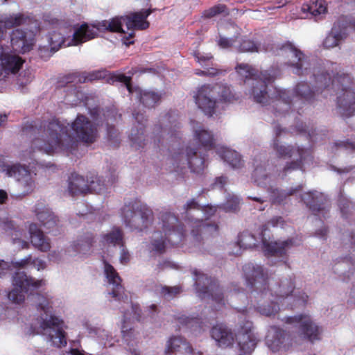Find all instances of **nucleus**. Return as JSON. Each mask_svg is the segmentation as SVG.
<instances>
[{
    "instance_id": "nucleus-37",
    "label": "nucleus",
    "mask_w": 355,
    "mask_h": 355,
    "mask_svg": "<svg viewBox=\"0 0 355 355\" xmlns=\"http://www.w3.org/2000/svg\"><path fill=\"white\" fill-rule=\"evenodd\" d=\"M194 138L198 144L197 148H200L205 151L213 149L215 142L213 135L207 130L200 129L195 131Z\"/></svg>"
},
{
    "instance_id": "nucleus-60",
    "label": "nucleus",
    "mask_w": 355,
    "mask_h": 355,
    "mask_svg": "<svg viewBox=\"0 0 355 355\" xmlns=\"http://www.w3.org/2000/svg\"><path fill=\"white\" fill-rule=\"evenodd\" d=\"M227 177L225 176H220L215 179L214 186L215 187H218L220 189H223L225 184L227 183Z\"/></svg>"
},
{
    "instance_id": "nucleus-6",
    "label": "nucleus",
    "mask_w": 355,
    "mask_h": 355,
    "mask_svg": "<svg viewBox=\"0 0 355 355\" xmlns=\"http://www.w3.org/2000/svg\"><path fill=\"white\" fill-rule=\"evenodd\" d=\"M283 131L284 130L282 129L279 125L275 127V137L272 142L273 150L279 158L288 159L296 156L295 159L286 162L282 169L283 173L286 175L297 170L304 171V164L306 161H311L313 159L311 151L308 148L297 145L282 144L279 137Z\"/></svg>"
},
{
    "instance_id": "nucleus-49",
    "label": "nucleus",
    "mask_w": 355,
    "mask_h": 355,
    "mask_svg": "<svg viewBox=\"0 0 355 355\" xmlns=\"http://www.w3.org/2000/svg\"><path fill=\"white\" fill-rule=\"evenodd\" d=\"M192 55L196 61L204 68L209 66L214 59V56L211 53H204L198 50L194 51Z\"/></svg>"
},
{
    "instance_id": "nucleus-27",
    "label": "nucleus",
    "mask_w": 355,
    "mask_h": 355,
    "mask_svg": "<svg viewBox=\"0 0 355 355\" xmlns=\"http://www.w3.org/2000/svg\"><path fill=\"white\" fill-rule=\"evenodd\" d=\"M10 42L13 50L19 53H25L33 49V38L28 37L27 33L21 29H15L10 34Z\"/></svg>"
},
{
    "instance_id": "nucleus-50",
    "label": "nucleus",
    "mask_w": 355,
    "mask_h": 355,
    "mask_svg": "<svg viewBox=\"0 0 355 355\" xmlns=\"http://www.w3.org/2000/svg\"><path fill=\"white\" fill-rule=\"evenodd\" d=\"M293 302L291 304V309L297 307H304L308 302L309 296L304 292L298 291L293 296Z\"/></svg>"
},
{
    "instance_id": "nucleus-9",
    "label": "nucleus",
    "mask_w": 355,
    "mask_h": 355,
    "mask_svg": "<svg viewBox=\"0 0 355 355\" xmlns=\"http://www.w3.org/2000/svg\"><path fill=\"white\" fill-rule=\"evenodd\" d=\"M162 123L164 125H155L153 128V137L155 147L162 150L163 147H167L168 150L174 149L180 144V123L174 115L167 113L162 119Z\"/></svg>"
},
{
    "instance_id": "nucleus-39",
    "label": "nucleus",
    "mask_w": 355,
    "mask_h": 355,
    "mask_svg": "<svg viewBox=\"0 0 355 355\" xmlns=\"http://www.w3.org/2000/svg\"><path fill=\"white\" fill-rule=\"evenodd\" d=\"M27 18L22 14H16L0 20V40L3 38L6 29L19 26L26 23Z\"/></svg>"
},
{
    "instance_id": "nucleus-35",
    "label": "nucleus",
    "mask_w": 355,
    "mask_h": 355,
    "mask_svg": "<svg viewBox=\"0 0 355 355\" xmlns=\"http://www.w3.org/2000/svg\"><path fill=\"white\" fill-rule=\"evenodd\" d=\"M301 10L304 13H306L307 17H315V20H318L321 15L326 13L327 6L324 1L317 0L304 3Z\"/></svg>"
},
{
    "instance_id": "nucleus-4",
    "label": "nucleus",
    "mask_w": 355,
    "mask_h": 355,
    "mask_svg": "<svg viewBox=\"0 0 355 355\" xmlns=\"http://www.w3.org/2000/svg\"><path fill=\"white\" fill-rule=\"evenodd\" d=\"M240 321L236 333L223 324L214 326L211 329V336L218 346L227 347L232 346L236 340L239 349L244 354H250L257 345V340L252 332V322L246 319V310L239 315Z\"/></svg>"
},
{
    "instance_id": "nucleus-10",
    "label": "nucleus",
    "mask_w": 355,
    "mask_h": 355,
    "mask_svg": "<svg viewBox=\"0 0 355 355\" xmlns=\"http://www.w3.org/2000/svg\"><path fill=\"white\" fill-rule=\"evenodd\" d=\"M107 71L105 70L94 71L92 72L75 71L60 76L57 81L58 88H67V95L73 96L77 101L83 100L84 94L77 84L92 83L96 80L104 79L107 77Z\"/></svg>"
},
{
    "instance_id": "nucleus-14",
    "label": "nucleus",
    "mask_w": 355,
    "mask_h": 355,
    "mask_svg": "<svg viewBox=\"0 0 355 355\" xmlns=\"http://www.w3.org/2000/svg\"><path fill=\"white\" fill-rule=\"evenodd\" d=\"M14 288L9 292L8 296L10 300L20 304L25 300V294L29 291L31 294L35 290L39 288L44 284V280H36L28 277L24 272H16L12 277Z\"/></svg>"
},
{
    "instance_id": "nucleus-8",
    "label": "nucleus",
    "mask_w": 355,
    "mask_h": 355,
    "mask_svg": "<svg viewBox=\"0 0 355 355\" xmlns=\"http://www.w3.org/2000/svg\"><path fill=\"white\" fill-rule=\"evenodd\" d=\"M200 148L187 146L186 153L183 149L178 148V152L173 153L168 159L170 172L182 173L187 166L191 172L200 173L205 167V153Z\"/></svg>"
},
{
    "instance_id": "nucleus-17",
    "label": "nucleus",
    "mask_w": 355,
    "mask_h": 355,
    "mask_svg": "<svg viewBox=\"0 0 355 355\" xmlns=\"http://www.w3.org/2000/svg\"><path fill=\"white\" fill-rule=\"evenodd\" d=\"M348 29L355 30V19L351 16H340L334 22L331 33L324 39V46L330 49L338 46L346 37Z\"/></svg>"
},
{
    "instance_id": "nucleus-46",
    "label": "nucleus",
    "mask_w": 355,
    "mask_h": 355,
    "mask_svg": "<svg viewBox=\"0 0 355 355\" xmlns=\"http://www.w3.org/2000/svg\"><path fill=\"white\" fill-rule=\"evenodd\" d=\"M256 237L248 231H244L238 236L237 245L241 248L248 249L257 246Z\"/></svg>"
},
{
    "instance_id": "nucleus-36",
    "label": "nucleus",
    "mask_w": 355,
    "mask_h": 355,
    "mask_svg": "<svg viewBox=\"0 0 355 355\" xmlns=\"http://www.w3.org/2000/svg\"><path fill=\"white\" fill-rule=\"evenodd\" d=\"M218 153L232 168H239L243 166L241 155L234 150L221 147L218 150Z\"/></svg>"
},
{
    "instance_id": "nucleus-30",
    "label": "nucleus",
    "mask_w": 355,
    "mask_h": 355,
    "mask_svg": "<svg viewBox=\"0 0 355 355\" xmlns=\"http://www.w3.org/2000/svg\"><path fill=\"white\" fill-rule=\"evenodd\" d=\"M165 353L172 355L176 353L192 354L193 348L191 344L182 336H172L166 343Z\"/></svg>"
},
{
    "instance_id": "nucleus-28",
    "label": "nucleus",
    "mask_w": 355,
    "mask_h": 355,
    "mask_svg": "<svg viewBox=\"0 0 355 355\" xmlns=\"http://www.w3.org/2000/svg\"><path fill=\"white\" fill-rule=\"evenodd\" d=\"M24 61L17 55L1 53L0 55L1 74L17 73L22 67Z\"/></svg>"
},
{
    "instance_id": "nucleus-62",
    "label": "nucleus",
    "mask_w": 355,
    "mask_h": 355,
    "mask_svg": "<svg viewBox=\"0 0 355 355\" xmlns=\"http://www.w3.org/2000/svg\"><path fill=\"white\" fill-rule=\"evenodd\" d=\"M9 268L8 263L3 260L0 261V277L6 275Z\"/></svg>"
},
{
    "instance_id": "nucleus-43",
    "label": "nucleus",
    "mask_w": 355,
    "mask_h": 355,
    "mask_svg": "<svg viewBox=\"0 0 355 355\" xmlns=\"http://www.w3.org/2000/svg\"><path fill=\"white\" fill-rule=\"evenodd\" d=\"M252 178L258 186L266 187L269 184L270 178L266 173L265 163H260L255 166Z\"/></svg>"
},
{
    "instance_id": "nucleus-57",
    "label": "nucleus",
    "mask_w": 355,
    "mask_h": 355,
    "mask_svg": "<svg viewBox=\"0 0 355 355\" xmlns=\"http://www.w3.org/2000/svg\"><path fill=\"white\" fill-rule=\"evenodd\" d=\"M207 72V77L214 78L218 76L224 75L226 73L225 70L218 69L214 67L206 68Z\"/></svg>"
},
{
    "instance_id": "nucleus-42",
    "label": "nucleus",
    "mask_w": 355,
    "mask_h": 355,
    "mask_svg": "<svg viewBox=\"0 0 355 355\" xmlns=\"http://www.w3.org/2000/svg\"><path fill=\"white\" fill-rule=\"evenodd\" d=\"M122 23H123L121 17H115L110 20H103L98 23L97 28L103 29L112 33H124L122 28Z\"/></svg>"
},
{
    "instance_id": "nucleus-24",
    "label": "nucleus",
    "mask_w": 355,
    "mask_h": 355,
    "mask_svg": "<svg viewBox=\"0 0 355 355\" xmlns=\"http://www.w3.org/2000/svg\"><path fill=\"white\" fill-rule=\"evenodd\" d=\"M103 263L104 273L107 279V282L112 285V289L110 294L116 300H121L123 297L125 291L123 286L121 284L122 279L111 264L105 260H103Z\"/></svg>"
},
{
    "instance_id": "nucleus-63",
    "label": "nucleus",
    "mask_w": 355,
    "mask_h": 355,
    "mask_svg": "<svg viewBox=\"0 0 355 355\" xmlns=\"http://www.w3.org/2000/svg\"><path fill=\"white\" fill-rule=\"evenodd\" d=\"M178 320L180 323L185 325L198 322L196 318H189L188 317H180Z\"/></svg>"
},
{
    "instance_id": "nucleus-55",
    "label": "nucleus",
    "mask_w": 355,
    "mask_h": 355,
    "mask_svg": "<svg viewBox=\"0 0 355 355\" xmlns=\"http://www.w3.org/2000/svg\"><path fill=\"white\" fill-rule=\"evenodd\" d=\"M284 222V219L282 216H275L272 218L270 220L267 222L266 224L262 226L261 234H263V231L267 230L268 226L277 227L279 225H283Z\"/></svg>"
},
{
    "instance_id": "nucleus-22",
    "label": "nucleus",
    "mask_w": 355,
    "mask_h": 355,
    "mask_svg": "<svg viewBox=\"0 0 355 355\" xmlns=\"http://www.w3.org/2000/svg\"><path fill=\"white\" fill-rule=\"evenodd\" d=\"M98 35V28L86 22L75 27L72 38L67 46H78L96 38Z\"/></svg>"
},
{
    "instance_id": "nucleus-61",
    "label": "nucleus",
    "mask_w": 355,
    "mask_h": 355,
    "mask_svg": "<svg viewBox=\"0 0 355 355\" xmlns=\"http://www.w3.org/2000/svg\"><path fill=\"white\" fill-rule=\"evenodd\" d=\"M130 261V254L127 250L124 248L121 249V254H120V261L123 264H126Z\"/></svg>"
},
{
    "instance_id": "nucleus-15",
    "label": "nucleus",
    "mask_w": 355,
    "mask_h": 355,
    "mask_svg": "<svg viewBox=\"0 0 355 355\" xmlns=\"http://www.w3.org/2000/svg\"><path fill=\"white\" fill-rule=\"evenodd\" d=\"M285 322L292 324L296 333L302 338L313 343L320 339V328L313 321L307 314H299L285 318Z\"/></svg>"
},
{
    "instance_id": "nucleus-3",
    "label": "nucleus",
    "mask_w": 355,
    "mask_h": 355,
    "mask_svg": "<svg viewBox=\"0 0 355 355\" xmlns=\"http://www.w3.org/2000/svg\"><path fill=\"white\" fill-rule=\"evenodd\" d=\"M244 277L247 284L251 288L259 291L263 300H269L270 304H259L257 311L263 315H275L279 311L278 302L288 297L295 290V282L292 278H286L279 283L271 286L268 274L261 266L247 263L243 267Z\"/></svg>"
},
{
    "instance_id": "nucleus-51",
    "label": "nucleus",
    "mask_w": 355,
    "mask_h": 355,
    "mask_svg": "<svg viewBox=\"0 0 355 355\" xmlns=\"http://www.w3.org/2000/svg\"><path fill=\"white\" fill-rule=\"evenodd\" d=\"M182 292V288L179 286H164L161 289V295L165 298L170 300L176 297Z\"/></svg>"
},
{
    "instance_id": "nucleus-48",
    "label": "nucleus",
    "mask_w": 355,
    "mask_h": 355,
    "mask_svg": "<svg viewBox=\"0 0 355 355\" xmlns=\"http://www.w3.org/2000/svg\"><path fill=\"white\" fill-rule=\"evenodd\" d=\"M259 46L253 40L243 37L239 41V45L237 47L239 52H257L258 51Z\"/></svg>"
},
{
    "instance_id": "nucleus-11",
    "label": "nucleus",
    "mask_w": 355,
    "mask_h": 355,
    "mask_svg": "<svg viewBox=\"0 0 355 355\" xmlns=\"http://www.w3.org/2000/svg\"><path fill=\"white\" fill-rule=\"evenodd\" d=\"M121 214L127 227L139 231L148 228L153 220L152 210L137 199L125 203Z\"/></svg>"
},
{
    "instance_id": "nucleus-12",
    "label": "nucleus",
    "mask_w": 355,
    "mask_h": 355,
    "mask_svg": "<svg viewBox=\"0 0 355 355\" xmlns=\"http://www.w3.org/2000/svg\"><path fill=\"white\" fill-rule=\"evenodd\" d=\"M121 214L127 227L139 231L148 228L153 220L152 210L137 199L125 203Z\"/></svg>"
},
{
    "instance_id": "nucleus-33",
    "label": "nucleus",
    "mask_w": 355,
    "mask_h": 355,
    "mask_svg": "<svg viewBox=\"0 0 355 355\" xmlns=\"http://www.w3.org/2000/svg\"><path fill=\"white\" fill-rule=\"evenodd\" d=\"M286 335L283 329L275 326L271 327L266 338L268 347L272 352L279 351L284 343Z\"/></svg>"
},
{
    "instance_id": "nucleus-31",
    "label": "nucleus",
    "mask_w": 355,
    "mask_h": 355,
    "mask_svg": "<svg viewBox=\"0 0 355 355\" xmlns=\"http://www.w3.org/2000/svg\"><path fill=\"white\" fill-rule=\"evenodd\" d=\"M31 242L32 245L42 252H48L51 248L49 239L44 234L35 223L29 225Z\"/></svg>"
},
{
    "instance_id": "nucleus-21",
    "label": "nucleus",
    "mask_w": 355,
    "mask_h": 355,
    "mask_svg": "<svg viewBox=\"0 0 355 355\" xmlns=\"http://www.w3.org/2000/svg\"><path fill=\"white\" fill-rule=\"evenodd\" d=\"M152 12L150 8L141 10L122 16V19L128 30L144 31L149 28L150 23L147 18Z\"/></svg>"
},
{
    "instance_id": "nucleus-53",
    "label": "nucleus",
    "mask_w": 355,
    "mask_h": 355,
    "mask_svg": "<svg viewBox=\"0 0 355 355\" xmlns=\"http://www.w3.org/2000/svg\"><path fill=\"white\" fill-rule=\"evenodd\" d=\"M31 261L32 259L31 257H29L25 259L21 260L19 263H18V264L20 267H24L26 265L31 263L34 265V266L37 268L38 270L44 269L46 268V263L41 259H35L33 260V261Z\"/></svg>"
},
{
    "instance_id": "nucleus-18",
    "label": "nucleus",
    "mask_w": 355,
    "mask_h": 355,
    "mask_svg": "<svg viewBox=\"0 0 355 355\" xmlns=\"http://www.w3.org/2000/svg\"><path fill=\"white\" fill-rule=\"evenodd\" d=\"M68 191L71 196H75L87 193H101L105 189L103 183L96 178V180H92L89 183L83 176L76 173H73L69 178Z\"/></svg>"
},
{
    "instance_id": "nucleus-41",
    "label": "nucleus",
    "mask_w": 355,
    "mask_h": 355,
    "mask_svg": "<svg viewBox=\"0 0 355 355\" xmlns=\"http://www.w3.org/2000/svg\"><path fill=\"white\" fill-rule=\"evenodd\" d=\"M93 243V234L87 232L74 241L72 248L75 252L86 254L91 250Z\"/></svg>"
},
{
    "instance_id": "nucleus-54",
    "label": "nucleus",
    "mask_w": 355,
    "mask_h": 355,
    "mask_svg": "<svg viewBox=\"0 0 355 355\" xmlns=\"http://www.w3.org/2000/svg\"><path fill=\"white\" fill-rule=\"evenodd\" d=\"M55 52V49L53 50V47L48 45L40 46L38 49V55L43 60H47L51 58Z\"/></svg>"
},
{
    "instance_id": "nucleus-2",
    "label": "nucleus",
    "mask_w": 355,
    "mask_h": 355,
    "mask_svg": "<svg viewBox=\"0 0 355 355\" xmlns=\"http://www.w3.org/2000/svg\"><path fill=\"white\" fill-rule=\"evenodd\" d=\"M71 130L73 135L69 133V127L56 118L41 121L40 124L33 121L23 127L24 132L37 135L33 141L34 148L49 155L58 150L71 151L77 147L78 141L92 144L98 138L97 127L82 114L76 116Z\"/></svg>"
},
{
    "instance_id": "nucleus-16",
    "label": "nucleus",
    "mask_w": 355,
    "mask_h": 355,
    "mask_svg": "<svg viewBox=\"0 0 355 355\" xmlns=\"http://www.w3.org/2000/svg\"><path fill=\"white\" fill-rule=\"evenodd\" d=\"M193 98L198 107L203 112L211 116L216 112L218 100L214 84H203L196 89Z\"/></svg>"
},
{
    "instance_id": "nucleus-47",
    "label": "nucleus",
    "mask_w": 355,
    "mask_h": 355,
    "mask_svg": "<svg viewBox=\"0 0 355 355\" xmlns=\"http://www.w3.org/2000/svg\"><path fill=\"white\" fill-rule=\"evenodd\" d=\"M227 12V8L225 4H217L207 10H205L202 13V17L204 19H211L218 15Z\"/></svg>"
},
{
    "instance_id": "nucleus-25",
    "label": "nucleus",
    "mask_w": 355,
    "mask_h": 355,
    "mask_svg": "<svg viewBox=\"0 0 355 355\" xmlns=\"http://www.w3.org/2000/svg\"><path fill=\"white\" fill-rule=\"evenodd\" d=\"M34 212L46 233H52L54 230H57L58 221L57 217L43 203H37L35 206Z\"/></svg>"
},
{
    "instance_id": "nucleus-56",
    "label": "nucleus",
    "mask_w": 355,
    "mask_h": 355,
    "mask_svg": "<svg viewBox=\"0 0 355 355\" xmlns=\"http://www.w3.org/2000/svg\"><path fill=\"white\" fill-rule=\"evenodd\" d=\"M236 42V38H227L220 36L218 40V45L222 49H228L232 47L234 44Z\"/></svg>"
},
{
    "instance_id": "nucleus-5",
    "label": "nucleus",
    "mask_w": 355,
    "mask_h": 355,
    "mask_svg": "<svg viewBox=\"0 0 355 355\" xmlns=\"http://www.w3.org/2000/svg\"><path fill=\"white\" fill-rule=\"evenodd\" d=\"M162 231H155L151 239L152 250L159 254L165 252L168 244L174 246L185 237L186 230L178 217L168 211L159 213Z\"/></svg>"
},
{
    "instance_id": "nucleus-59",
    "label": "nucleus",
    "mask_w": 355,
    "mask_h": 355,
    "mask_svg": "<svg viewBox=\"0 0 355 355\" xmlns=\"http://www.w3.org/2000/svg\"><path fill=\"white\" fill-rule=\"evenodd\" d=\"M200 205L195 199L189 200L184 207V209L187 213L191 209H199Z\"/></svg>"
},
{
    "instance_id": "nucleus-44",
    "label": "nucleus",
    "mask_w": 355,
    "mask_h": 355,
    "mask_svg": "<svg viewBox=\"0 0 355 355\" xmlns=\"http://www.w3.org/2000/svg\"><path fill=\"white\" fill-rule=\"evenodd\" d=\"M69 37H66L58 31H52L48 35V44L53 47V50L58 51L62 47H67V44L69 41Z\"/></svg>"
},
{
    "instance_id": "nucleus-20",
    "label": "nucleus",
    "mask_w": 355,
    "mask_h": 355,
    "mask_svg": "<svg viewBox=\"0 0 355 355\" xmlns=\"http://www.w3.org/2000/svg\"><path fill=\"white\" fill-rule=\"evenodd\" d=\"M132 114L137 125L132 128L129 139L132 146L137 149L143 148L146 145V141H148L147 137L144 135L145 123L147 119L144 113L135 111Z\"/></svg>"
},
{
    "instance_id": "nucleus-32",
    "label": "nucleus",
    "mask_w": 355,
    "mask_h": 355,
    "mask_svg": "<svg viewBox=\"0 0 355 355\" xmlns=\"http://www.w3.org/2000/svg\"><path fill=\"white\" fill-rule=\"evenodd\" d=\"M302 200L314 214H317L320 211L327 212L325 211L326 200L321 193L308 192L302 196Z\"/></svg>"
},
{
    "instance_id": "nucleus-34",
    "label": "nucleus",
    "mask_w": 355,
    "mask_h": 355,
    "mask_svg": "<svg viewBox=\"0 0 355 355\" xmlns=\"http://www.w3.org/2000/svg\"><path fill=\"white\" fill-rule=\"evenodd\" d=\"M302 190V186L301 185L287 190L279 189L270 186L268 188L267 191L269 194L270 201L272 205H281L285 202L288 196H293Z\"/></svg>"
},
{
    "instance_id": "nucleus-1",
    "label": "nucleus",
    "mask_w": 355,
    "mask_h": 355,
    "mask_svg": "<svg viewBox=\"0 0 355 355\" xmlns=\"http://www.w3.org/2000/svg\"><path fill=\"white\" fill-rule=\"evenodd\" d=\"M279 49L288 57L286 64L291 68L293 73L299 76L312 73L314 88L311 89L306 82L302 81L293 88L292 99L288 91L277 88H275L273 96H270L268 85L280 76L279 69L272 67L259 71L248 64H237L235 71L239 80L252 85L249 94L256 103L272 105L276 116L285 115L290 110H295L300 114L302 105L313 103L318 100L320 95L324 98L337 95L338 112L347 117L355 114V90L349 74L337 73L331 76L321 66L312 67L308 57L291 42L282 44Z\"/></svg>"
},
{
    "instance_id": "nucleus-45",
    "label": "nucleus",
    "mask_w": 355,
    "mask_h": 355,
    "mask_svg": "<svg viewBox=\"0 0 355 355\" xmlns=\"http://www.w3.org/2000/svg\"><path fill=\"white\" fill-rule=\"evenodd\" d=\"M102 238L103 241L107 244L121 245L123 247V234L120 227H113L110 232L103 234Z\"/></svg>"
},
{
    "instance_id": "nucleus-7",
    "label": "nucleus",
    "mask_w": 355,
    "mask_h": 355,
    "mask_svg": "<svg viewBox=\"0 0 355 355\" xmlns=\"http://www.w3.org/2000/svg\"><path fill=\"white\" fill-rule=\"evenodd\" d=\"M37 308L44 311L46 317L41 316V329L44 331L52 342L53 345L62 347L67 345L66 334L62 329L63 321L54 315L50 314L52 307L49 305V300L44 295H36Z\"/></svg>"
},
{
    "instance_id": "nucleus-23",
    "label": "nucleus",
    "mask_w": 355,
    "mask_h": 355,
    "mask_svg": "<svg viewBox=\"0 0 355 355\" xmlns=\"http://www.w3.org/2000/svg\"><path fill=\"white\" fill-rule=\"evenodd\" d=\"M191 236L193 240L200 243L204 238L212 236L218 233V226L214 223H210L203 220H195L191 221Z\"/></svg>"
},
{
    "instance_id": "nucleus-29",
    "label": "nucleus",
    "mask_w": 355,
    "mask_h": 355,
    "mask_svg": "<svg viewBox=\"0 0 355 355\" xmlns=\"http://www.w3.org/2000/svg\"><path fill=\"white\" fill-rule=\"evenodd\" d=\"M103 116L107 121V135L108 139L116 146L120 144L119 132L114 125H111L109 122L116 121L121 119V114H118L116 108H107L103 112Z\"/></svg>"
},
{
    "instance_id": "nucleus-40",
    "label": "nucleus",
    "mask_w": 355,
    "mask_h": 355,
    "mask_svg": "<svg viewBox=\"0 0 355 355\" xmlns=\"http://www.w3.org/2000/svg\"><path fill=\"white\" fill-rule=\"evenodd\" d=\"M162 97V94L161 93L151 90H144L139 94V101L144 107L153 108L159 103Z\"/></svg>"
},
{
    "instance_id": "nucleus-64",
    "label": "nucleus",
    "mask_w": 355,
    "mask_h": 355,
    "mask_svg": "<svg viewBox=\"0 0 355 355\" xmlns=\"http://www.w3.org/2000/svg\"><path fill=\"white\" fill-rule=\"evenodd\" d=\"M135 35V33L134 31H132L131 33H130L128 34V36H125L122 40L123 41V43L127 45V46H129L130 44H134V41L133 40H131V39H132Z\"/></svg>"
},
{
    "instance_id": "nucleus-52",
    "label": "nucleus",
    "mask_w": 355,
    "mask_h": 355,
    "mask_svg": "<svg viewBox=\"0 0 355 355\" xmlns=\"http://www.w3.org/2000/svg\"><path fill=\"white\" fill-rule=\"evenodd\" d=\"M128 81H132V78L130 76H127L123 73H110L107 78V82L111 84H113L115 82H119L125 84V83H128Z\"/></svg>"
},
{
    "instance_id": "nucleus-19",
    "label": "nucleus",
    "mask_w": 355,
    "mask_h": 355,
    "mask_svg": "<svg viewBox=\"0 0 355 355\" xmlns=\"http://www.w3.org/2000/svg\"><path fill=\"white\" fill-rule=\"evenodd\" d=\"M6 171L9 177H13L20 184L24 196L28 195L34 191L35 180L28 167L16 164L7 166Z\"/></svg>"
},
{
    "instance_id": "nucleus-26",
    "label": "nucleus",
    "mask_w": 355,
    "mask_h": 355,
    "mask_svg": "<svg viewBox=\"0 0 355 355\" xmlns=\"http://www.w3.org/2000/svg\"><path fill=\"white\" fill-rule=\"evenodd\" d=\"M262 242L265 254L275 257L285 256L289 249L297 245L295 239L268 243L266 239L262 238Z\"/></svg>"
},
{
    "instance_id": "nucleus-13",
    "label": "nucleus",
    "mask_w": 355,
    "mask_h": 355,
    "mask_svg": "<svg viewBox=\"0 0 355 355\" xmlns=\"http://www.w3.org/2000/svg\"><path fill=\"white\" fill-rule=\"evenodd\" d=\"M194 276V286L198 295L203 298H211L218 306L225 305L223 293L218 284V282L212 277L194 269L192 272Z\"/></svg>"
},
{
    "instance_id": "nucleus-58",
    "label": "nucleus",
    "mask_w": 355,
    "mask_h": 355,
    "mask_svg": "<svg viewBox=\"0 0 355 355\" xmlns=\"http://www.w3.org/2000/svg\"><path fill=\"white\" fill-rule=\"evenodd\" d=\"M334 146L336 147H343L345 149L355 150V144L349 141L336 142Z\"/></svg>"
},
{
    "instance_id": "nucleus-38",
    "label": "nucleus",
    "mask_w": 355,
    "mask_h": 355,
    "mask_svg": "<svg viewBox=\"0 0 355 355\" xmlns=\"http://www.w3.org/2000/svg\"><path fill=\"white\" fill-rule=\"evenodd\" d=\"M214 85L217 91L218 102L234 103L239 99V96L227 84L215 83Z\"/></svg>"
}]
</instances>
